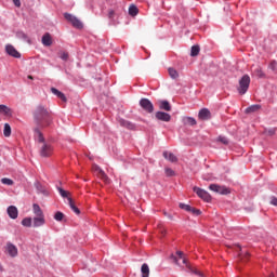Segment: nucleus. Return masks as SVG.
Here are the masks:
<instances>
[{
    "label": "nucleus",
    "instance_id": "9d476101",
    "mask_svg": "<svg viewBox=\"0 0 277 277\" xmlns=\"http://www.w3.org/2000/svg\"><path fill=\"white\" fill-rule=\"evenodd\" d=\"M155 116L156 119L160 120L161 122H170L172 120V116L164 111H157Z\"/></svg>",
    "mask_w": 277,
    "mask_h": 277
},
{
    "label": "nucleus",
    "instance_id": "1a4fd4ad",
    "mask_svg": "<svg viewBox=\"0 0 277 277\" xmlns=\"http://www.w3.org/2000/svg\"><path fill=\"white\" fill-rule=\"evenodd\" d=\"M4 252L6 254H9V256H11L12 259L18 256V248H16V246L12 245V242H8L5 248H4Z\"/></svg>",
    "mask_w": 277,
    "mask_h": 277
},
{
    "label": "nucleus",
    "instance_id": "bb28decb",
    "mask_svg": "<svg viewBox=\"0 0 277 277\" xmlns=\"http://www.w3.org/2000/svg\"><path fill=\"white\" fill-rule=\"evenodd\" d=\"M3 135L4 137H10L12 135V128L10 127V123H4Z\"/></svg>",
    "mask_w": 277,
    "mask_h": 277
},
{
    "label": "nucleus",
    "instance_id": "f704fd0d",
    "mask_svg": "<svg viewBox=\"0 0 277 277\" xmlns=\"http://www.w3.org/2000/svg\"><path fill=\"white\" fill-rule=\"evenodd\" d=\"M256 77H260L261 79H263V77H265V74L263 72V69L261 67H258L255 70H254Z\"/></svg>",
    "mask_w": 277,
    "mask_h": 277
},
{
    "label": "nucleus",
    "instance_id": "603ef678",
    "mask_svg": "<svg viewBox=\"0 0 277 277\" xmlns=\"http://www.w3.org/2000/svg\"><path fill=\"white\" fill-rule=\"evenodd\" d=\"M162 235H163V230H161Z\"/></svg>",
    "mask_w": 277,
    "mask_h": 277
},
{
    "label": "nucleus",
    "instance_id": "a19ab883",
    "mask_svg": "<svg viewBox=\"0 0 277 277\" xmlns=\"http://www.w3.org/2000/svg\"><path fill=\"white\" fill-rule=\"evenodd\" d=\"M219 142H222V144H224L225 146L228 145V138H226L224 136H220Z\"/></svg>",
    "mask_w": 277,
    "mask_h": 277
},
{
    "label": "nucleus",
    "instance_id": "a211bd4d",
    "mask_svg": "<svg viewBox=\"0 0 277 277\" xmlns=\"http://www.w3.org/2000/svg\"><path fill=\"white\" fill-rule=\"evenodd\" d=\"M182 122L185 127H196L197 122L194 117H183Z\"/></svg>",
    "mask_w": 277,
    "mask_h": 277
},
{
    "label": "nucleus",
    "instance_id": "a18cd8bd",
    "mask_svg": "<svg viewBox=\"0 0 277 277\" xmlns=\"http://www.w3.org/2000/svg\"><path fill=\"white\" fill-rule=\"evenodd\" d=\"M116 16V11L115 10H109L108 11V18H114Z\"/></svg>",
    "mask_w": 277,
    "mask_h": 277
},
{
    "label": "nucleus",
    "instance_id": "412c9836",
    "mask_svg": "<svg viewBox=\"0 0 277 277\" xmlns=\"http://www.w3.org/2000/svg\"><path fill=\"white\" fill-rule=\"evenodd\" d=\"M51 92H52V94L57 96V98H61V101H63V103H66L68 101L66 98V95L63 92H61L60 90H57L55 88H51Z\"/></svg>",
    "mask_w": 277,
    "mask_h": 277
},
{
    "label": "nucleus",
    "instance_id": "49530a36",
    "mask_svg": "<svg viewBox=\"0 0 277 277\" xmlns=\"http://www.w3.org/2000/svg\"><path fill=\"white\" fill-rule=\"evenodd\" d=\"M16 8H21V0H12Z\"/></svg>",
    "mask_w": 277,
    "mask_h": 277
},
{
    "label": "nucleus",
    "instance_id": "5701e85b",
    "mask_svg": "<svg viewBox=\"0 0 277 277\" xmlns=\"http://www.w3.org/2000/svg\"><path fill=\"white\" fill-rule=\"evenodd\" d=\"M259 109H261V105L259 104L251 105L248 108H246L245 114H256Z\"/></svg>",
    "mask_w": 277,
    "mask_h": 277
},
{
    "label": "nucleus",
    "instance_id": "aec40b11",
    "mask_svg": "<svg viewBox=\"0 0 277 277\" xmlns=\"http://www.w3.org/2000/svg\"><path fill=\"white\" fill-rule=\"evenodd\" d=\"M32 213H35L36 217H44V212H42V208L38 203L32 205Z\"/></svg>",
    "mask_w": 277,
    "mask_h": 277
},
{
    "label": "nucleus",
    "instance_id": "8fccbe9b",
    "mask_svg": "<svg viewBox=\"0 0 277 277\" xmlns=\"http://www.w3.org/2000/svg\"><path fill=\"white\" fill-rule=\"evenodd\" d=\"M28 79H31V80H34V76H28Z\"/></svg>",
    "mask_w": 277,
    "mask_h": 277
},
{
    "label": "nucleus",
    "instance_id": "7ed1b4c3",
    "mask_svg": "<svg viewBox=\"0 0 277 277\" xmlns=\"http://www.w3.org/2000/svg\"><path fill=\"white\" fill-rule=\"evenodd\" d=\"M170 259H172L173 263H175V265H185L187 267V269H189V272H193V274H196L197 276H202L201 272H198L196 268L192 267V265H189V263H187V259H185V253H183V251H176L175 255L171 254ZM182 261V264H181Z\"/></svg>",
    "mask_w": 277,
    "mask_h": 277
},
{
    "label": "nucleus",
    "instance_id": "4468645a",
    "mask_svg": "<svg viewBox=\"0 0 277 277\" xmlns=\"http://www.w3.org/2000/svg\"><path fill=\"white\" fill-rule=\"evenodd\" d=\"M92 171L95 172L100 176V179L107 181V174H105V171H103V169H101V167H98L97 164L92 166Z\"/></svg>",
    "mask_w": 277,
    "mask_h": 277
},
{
    "label": "nucleus",
    "instance_id": "58836bf2",
    "mask_svg": "<svg viewBox=\"0 0 277 277\" xmlns=\"http://www.w3.org/2000/svg\"><path fill=\"white\" fill-rule=\"evenodd\" d=\"M164 173H166L167 176H174V174H176V173L174 172V170H172V169H170V168H166V169H164Z\"/></svg>",
    "mask_w": 277,
    "mask_h": 277
},
{
    "label": "nucleus",
    "instance_id": "20e7f679",
    "mask_svg": "<svg viewBox=\"0 0 277 277\" xmlns=\"http://www.w3.org/2000/svg\"><path fill=\"white\" fill-rule=\"evenodd\" d=\"M248 88H250V76L245 75L239 80V85H238L239 94L241 95L246 94V92H248Z\"/></svg>",
    "mask_w": 277,
    "mask_h": 277
},
{
    "label": "nucleus",
    "instance_id": "7c9ffc66",
    "mask_svg": "<svg viewBox=\"0 0 277 277\" xmlns=\"http://www.w3.org/2000/svg\"><path fill=\"white\" fill-rule=\"evenodd\" d=\"M238 256L241 259V261H248V259H250V253L241 251Z\"/></svg>",
    "mask_w": 277,
    "mask_h": 277
},
{
    "label": "nucleus",
    "instance_id": "c756f323",
    "mask_svg": "<svg viewBox=\"0 0 277 277\" xmlns=\"http://www.w3.org/2000/svg\"><path fill=\"white\" fill-rule=\"evenodd\" d=\"M168 71L171 79H176L179 77V71H176V69L171 67L168 69Z\"/></svg>",
    "mask_w": 277,
    "mask_h": 277
},
{
    "label": "nucleus",
    "instance_id": "393cba45",
    "mask_svg": "<svg viewBox=\"0 0 277 277\" xmlns=\"http://www.w3.org/2000/svg\"><path fill=\"white\" fill-rule=\"evenodd\" d=\"M142 277H148L150 276V267H148V264H143L141 267Z\"/></svg>",
    "mask_w": 277,
    "mask_h": 277
},
{
    "label": "nucleus",
    "instance_id": "9b49d317",
    "mask_svg": "<svg viewBox=\"0 0 277 277\" xmlns=\"http://www.w3.org/2000/svg\"><path fill=\"white\" fill-rule=\"evenodd\" d=\"M5 52H6L8 55H10L11 57H15L16 60H21V54H19V52H17V51L14 49V45L8 44V45L5 47Z\"/></svg>",
    "mask_w": 277,
    "mask_h": 277
},
{
    "label": "nucleus",
    "instance_id": "f257e3e1",
    "mask_svg": "<svg viewBox=\"0 0 277 277\" xmlns=\"http://www.w3.org/2000/svg\"><path fill=\"white\" fill-rule=\"evenodd\" d=\"M34 119L38 127H50L51 122H53V118L51 117V113L44 106H38L34 111Z\"/></svg>",
    "mask_w": 277,
    "mask_h": 277
},
{
    "label": "nucleus",
    "instance_id": "ddd939ff",
    "mask_svg": "<svg viewBox=\"0 0 277 277\" xmlns=\"http://www.w3.org/2000/svg\"><path fill=\"white\" fill-rule=\"evenodd\" d=\"M47 224V221L44 220V216H35L32 219V226L35 228H40V226H44Z\"/></svg>",
    "mask_w": 277,
    "mask_h": 277
},
{
    "label": "nucleus",
    "instance_id": "4be33fe9",
    "mask_svg": "<svg viewBox=\"0 0 277 277\" xmlns=\"http://www.w3.org/2000/svg\"><path fill=\"white\" fill-rule=\"evenodd\" d=\"M67 200H68V205H69L71 211H74V213H76V215H79L81 213V211L75 205V200H72V198H70V197H68Z\"/></svg>",
    "mask_w": 277,
    "mask_h": 277
},
{
    "label": "nucleus",
    "instance_id": "79ce46f5",
    "mask_svg": "<svg viewBox=\"0 0 277 277\" xmlns=\"http://www.w3.org/2000/svg\"><path fill=\"white\" fill-rule=\"evenodd\" d=\"M269 68H271V70H277V63H276V61L271 62Z\"/></svg>",
    "mask_w": 277,
    "mask_h": 277
},
{
    "label": "nucleus",
    "instance_id": "423d86ee",
    "mask_svg": "<svg viewBox=\"0 0 277 277\" xmlns=\"http://www.w3.org/2000/svg\"><path fill=\"white\" fill-rule=\"evenodd\" d=\"M193 192H195V194H197V196H199L201 200H205V202H211V195L207 190L195 186L193 188Z\"/></svg>",
    "mask_w": 277,
    "mask_h": 277
},
{
    "label": "nucleus",
    "instance_id": "6e6552de",
    "mask_svg": "<svg viewBox=\"0 0 277 277\" xmlns=\"http://www.w3.org/2000/svg\"><path fill=\"white\" fill-rule=\"evenodd\" d=\"M209 189L215 192V194H222V196L230 194V190L226 186H220L217 184H211Z\"/></svg>",
    "mask_w": 277,
    "mask_h": 277
},
{
    "label": "nucleus",
    "instance_id": "c9c22d12",
    "mask_svg": "<svg viewBox=\"0 0 277 277\" xmlns=\"http://www.w3.org/2000/svg\"><path fill=\"white\" fill-rule=\"evenodd\" d=\"M37 190H38V194H43L44 196L49 195V193L40 184H37Z\"/></svg>",
    "mask_w": 277,
    "mask_h": 277
},
{
    "label": "nucleus",
    "instance_id": "39448f33",
    "mask_svg": "<svg viewBox=\"0 0 277 277\" xmlns=\"http://www.w3.org/2000/svg\"><path fill=\"white\" fill-rule=\"evenodd\" d=\"M64 18H66L76 29H83V23H81L77 16L70 13H65Z\"/></svg>",
    "mask_w": 277,
    "mask_h": 277
},
{
    "label": "nucleus",
    "instance_id": "2f4dec72",
    "mask_svg": "<svg viewBox=\"0 0 277 277\" xmlns=\"http://www.w3.org/2000/svg\"><path fill=\"white\" fill-rule=\"evenodd\" d=\"M1 183H2L3 185H14V181L11 180V179H9V177H3V179H1Z\"/></svg>",
    "mask_w": 277,
    "mask_h": 277
},
{
    "label": "nucleus",
    "instance_id": "f03ea898",
    "mask_svg": "<svg viewBox=\"0 0 277 277\" xmlns=\"http://www.w3.org/2000/svg\"><path fill=\"white\" fill-rule=\"evenodd\" d=\"M35 138L41 144L40 147V155L41 157H51L53 155V147L51 144L44 142V136L42 135V132H40L39 128H35Z\"/></svg>",
    "mask_w": 277,
    "mask_h": 277
},
{
    "label": "nucleus",
    "instance_id": "3c124183",
    "mask_svg": "<svg viewBox=\"0 0 277 277\" xmlns=\"http://www.w3.org/2000/svg\"><path fill=\"white\" fill-rule=\"evenodd\" d=\"M0 272H3V266H1V264H0Z\"/></svg>",
    "mask_w": 277,
    "mask_h": 277
},
{
    "label": "nucleus",
    "instance_id": "37998d69",
    "mask_svg": "<svg viewBox=\"0 0 277 277\" xmlns=\"http://www.w3.org/2000/svg\"><path fill=\"white\" fill-rule=\"evenodd\" d=\"M190 213H193L194 215H200V213H202V212L199 209L192 208Z\"/></svg>",
    "mask_w": 277,
    "mask_h": 277
},
{
    "label": "nucleus",
    "instance_id": "ea45409f",
    "mask_svg": "<svg viewBox=\"0 0 277 277\" xmlns=\"http://www.w3.org/2000/svg\"><path fill=\"white\" fill-rule=\"evenodd\" d=\"M180 209H184V211H192V206L186 205V203H180Z\"/></svg>",
    "mask_w": 277,
    "mask_h": 277
},
{
    "label": "nucleus",
    "instance_id": "cd10ccee",
    "mask_svg": "<svg viewBox=\"0 0 277 277\" xmlns=\"http://www.w3.org/2000/svg\"><path fill=\"white\" fill-rule=\"evenodd\" d=\"M140 10H137V6L135 4L130 5L129 8V14L130 16H137Z\"/></svg>",
    "mask_w": 277,
    "mask_h": 277
},
{
    "label": "nucleus",
    "instance_id": "b1692460",
    "mask_svg": "<svg viewBox=\"0 0 277 277\" xmlns=\"http://www.w3.org/2000/svg\"><path fill=\"white\" fill-rule=\"evenodd\" d=\"M0 114L3 116H12V109L8 107L6 105L1 104L0 105Z\"/></svg>",
    "mask_w": 277,
    "mask_h": 277
},
{
    "label": "nucleus",
    "instance_id": "0eeeda50",
    "mask_svg": "<svg viewBox=\"0 0 277 277\" xmlns=\"http://www.w3.org/2000/svg\"><path fill=\"white\" fill-rule=\"evenodd\" d=\"M140 105L144 111H147V114H153L155 111V106L153 105V102L148 98H142L140 101Z\"/></svg>",
    "mask_w": 277,
    "mask_h": 277
},
{
    "label": "nucleus",
    "instance_id": "72a5a7b5",
    "mask_svg": "<svg viewBox=\"0 0 277 277\" xmlns=\"http://www.w3.org/2000/svg\"><path fill=\"white\" fill-rule=\"evenodd\" d=\"M58 56L61 57V60H63V62H68V52H60Z\"/></svg>",
    "mask_w": 277,
    "mask_h": 277
},
{
    "label": "nucleus",
    "instance_id": "dca6fc26",
    "mask_svg": "<svg viewBox=\"0 0 277 277\" xmlns=\"http://www.w3.org/2000/svg\"><path fill=\"white\" fill-rule=\"evenodd\" d=\"M41 42L43 47H51V44H53V38L51 37V34L45 32L41 39Z\"/></svg>",
    "mask_w": 277,
    "mask_h": 277
},
{
    "label": "nucleus",
    "instance_id": "de8ad7c7",
    "mask_svg": "<svg viewBox=\"0 0 277 277\" xmlns=\"http://www.w3.org/2000/svg\"><path fill=\"white\" fill-rule=\"evenodd\" d=\"M268 135H274V133H276V130L275 129H271V130H268Z\"/></svg>",
    "mask_w": 277,
    "mask_h": 277
},
{
    "label": "nucleus",
    "instance_id": "6ab92c4d",
    "mask_svg": "<svg viewBox=\"0 0 277 277\" xmlns=\"http://www.w3.org/2000/svg\"><path fill=\"white\" fill-rule=\"evenodd\" d=\"M162 155H163L164 159H167L171 163H176V161H179V158L170 151H163Z\"/></svg>",
    "mask_w": 277,
    "mask_h": 277
},
{
    "label": "nucleus",
    "instance_id": "09e8293b",
    "mask_svg": "<svg viewBox=\"0 0 277 277\" xmlns=\"http://www.w3.org/2000/svg\"><path fill=\"white\" fill-rule=\"evenodd\" d=\"M164 215H167V217H168L169 220H173L172 214H168V213L164 212Z\"/></svg>",
    "mask_w": 277,
    "mask_h": 277
},
{
    "label": "nucleus",
    "instance_id": "e433bc0d",
    "mask_svg": "<svg viewBox=\"0 0 277 277\" xmlns=\"http://www.w3.org/2000/svg\"><path fill=\"white\" fill-rule=\"evenodd\" d=\"M22 224L26 227L29 228V226H31V217H25L23 221H22Z\"/></svg>",
    "mask_w": 277,
    "mask_h": 277
},
{
    "label": "nucleus",
    "instance_id": "f8f14e48",
    "mask_svg": "<svg viewBox=\"0 0 277 277\" xmlns=\"http://www.w3.org/2000/svg\"><path fill=\"white\" fill-rule=\"evenodd\" d=\"M6 213L11 220H16V217H18V208H16V206H10L6 209Z\"/></svg>",
    "mask_w": 277,
    "mask_h": 277
},
{
    "label": "nucleus",
    "instance_id": "4c0bfd02",
    "mask_svg": "<svg viewBox=\"0 0 277 277\" xmlns=\"http://www.w3.org/2000/svg\"><path fill=\"white\" fill-rule=\"evenodd\" d=\"M60 195L62 196V198H69V194L68 192L64 190V188H58Z\"/></svg>",
    "mask_w": 277,
    "mask_h": 277
},
{
    "label": "nucleus",
    "instance_id": "473e14b6",
    "mask_svg": "<svg viewBox=\"0 0 277 277\" xmlns=\"http://www.w3.org/2000/svg\"><path fill=\"white\" fill-rule=\"evenodd\" d=\"M54 220H56V222H62L64 220V213H62L61 211L56 212L54 215Z\"/></svg>",
    "mask_w": 277,
    "mask_h": 277
},
{
    "label": "nucleus",
    "instance_id": "f3484780",
    "mask_svg": "<svg viewBox=\"0 0 277 277\" xmlns=\"http://www.w3.org/2000/svg\"><path fill=\"white\" fill-rule=\"evenodd\" d=\"M159 108L163 109L164 111H172V106L170 105V102L166 100H161L158 102Z\"/></svg>",
    "mask_w": 277,
    "mask_h": 277
},
{
    "label": "nucleus",
    "instance_id": "2eb2a0df",
    "mask_svg": "<svg viewBox=\"0 0 277 277\" xmlns=\"http://www.w3.org/2000/svg\"><path fill=\"white\" fill-rule=\"evenodd\" d=\"M199 120H211V111L207 108H203L198 114Z\"/></svg>",
    "mask_w": 277,
    "mask_h": 277
},
{
    "label": "nucleus",
    "instance_id": "a878e982",
    "mask_svg": "<svg viewBox=\"0 0 277 277\" xmlns=\"http://www.w3.org/2000/svg\"><path fill=\"white\" fill-rule=\"evenodd\" d=\"M120 124H121V127H124L126 129H130V131H133V129H135V124L131 123V121L121 120Z\"/></svg>",
    "mask_w": 277,
    "mask_h": 277
},
{
    "label": "nucleus",
    "instance_id": "c03bdc74",
    "mask_svg": "<svg viewBox=\"0 0 277 277\" xmlns=\"http://www.w3.org/2000/svg\"><path fill=\"white\" fill-rule=\"evenodd\" d=\"M271 205H273V207H277V197H271Z\"/></svg>",
    "mask_w": 277,
    "mask_h": 277
},
{
    "label": "nucleus",
    "instance_id": "c85d7f7f",
    "mask_svg": "<svg viewBox=\"0 0 277 277\" xmlns=\"http://www.w3.org/2000/svg\"><path fill=\"white\" fill-rule=\"evenodd\" d=\"M200 53V47L199 45H193L190 49V56L196 57Z\"/></svg>",
    "mask_w": 277,
    "mask_h": 277
}]
</instances>
